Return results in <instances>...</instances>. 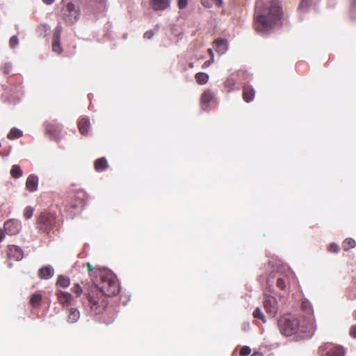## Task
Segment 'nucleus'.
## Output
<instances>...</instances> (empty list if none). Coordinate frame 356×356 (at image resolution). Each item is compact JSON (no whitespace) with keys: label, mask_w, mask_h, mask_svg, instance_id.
Instances as JSON below:
<instances>
[{"label":"nucleus","mask_w":356,"mask_h":356,"mask_svg":"<svg viewBox=\"0 0 356 356\" xmlns=\"http://www.w3.org/2000/svg\"><path fill=\"white\" fill-rule=\"evenodd\" d=\"M153 35H154V32L152 31L149 30V31H146L144 33L143 37L145 39L149 40L153 37Z\"/></svg>","instance_id":"obj_41"},{"label":"nucleus","mask_w":356,"mask_h":356,"mask_svg":"<svg viewBox=\"0 0 356 356\" xmlns=\"http://www.w3.org/2000/svg\"><path fill=\"white\" fill-rule=\"evenodd\" d=\"M58 302L63 307L68 308L72 306L75 302L74 298L67 292L58 290L56 292Z\"/></svg>","instance_id":"obj_11"},{"label":"nucleus","mask_w":356,"mask_h":356,"mask_svg":"<svg viewBox=\"0 0 356 356\" xmlns=\"http://www.w3.org/2000/svg\"><path fill=\"white\" fill-rule=\"evenodd\" d=\"M79 317L80 313L77 309L71 307L69 309V313L67 319L68 323H74L79 320Z\"/></svg>","instance_id":"obj_22"},{"label":"nucleus","mask_w":356,"mask_h":356,"mask_svg":"<svg viewBox=\"0 0 356 356\" xmlns=\"http://www.w3.org/2000/svg\"><path fill=\"white\" fill-rule=\"evenodd\" d=\"M277 325L281 334L286 337L300 333L303 338H310L316 328L315 321L312 318L307 321L305 318L300 320L291 315L280 317Z\"/></svg>","instance_id":"obj_2"},{"label":"nucleus","mask_w":356,"mask_h":356,"mask_svg":"<svg viewBox=\"0 0 356 356\" xmlns=\"http://www.w3.org/2000/svg\"><path fill=\"white\" fill-rule=\"evenodd\" d=\"M82 303L84 308L92 314H100L108 305L107 296L97 289L92 288Z\"/></svg>","instance_id":"obj_4"},{"label":"nucleus","mask_w":356,"mask_h":356,"mask_svg":"<svg viewBox=\"0 0 356 356\" xmlns=\"http://www.w3.org/2000/svg\"><path fill=\"white\" fill-rule=\"evenodd\" d=\"M254 95H255V90L252 88V86H251L250 85H248V84H245L243 86L242 96H243V100L245 102L249 103V102H252L254 98Z\"/></svg>","instance_id":"obj_15"},{"label":"nucleus","mask_w":356,"mask_h":356,"mask_svg":"<svg viewBox=\"0 0 356 356\" xmlns=\"http://www.w3.org/2000/svg\"><path fill=\"white\" fill-rule=\"evenodd\" d=\"M70 284V280L68 277L64 275H59L57 278L56 286L67 288Z\"/></svg>","instance_id":"obj_24"},{"label":"nucleus","mask_w":356,"mask_h":356,"mask_svg":"<svg viewBox=\"0 0 356 356\" xmlns=\"http://www.w3.org/2000/svg\"><path fill=\"white\" fill-rule=\"evenodd\" d=\"M208 52L211 55V58H213V51H212V50L211 49H208Z\"/></svg>","instance_id":"obj_49"},{"label":"nucleus","mask_w":356,"mask_h":356,"mask_svg":"<svg viewBox=\"0 0 356 356\" xmlns=\"http://www.w3.org/2000/svg\"><path fill=\"white\" fill-rule=\"evenodd\" d=\"M33 211L34 209L31 207H26L24 211V217L25 219L31 218L33 216Z\"/></svg>","instance_id":"obj_36"},{"label":"nucleus","mask_w":356,"mask_h":356,"mask_svg":"<svg viewBox=\"0 0 356 356\" xmlns=\"http://www.w3.org/2000/svg\"><path fill=\"white\" fill-rule=\"evenodd\" d=\"M96 279L93 280L95 286L106 296H115L120 292V285L116 276L111 271L103 269L96 271Z\"/></svg>","instance_id":"obj_3"},{"label":"nucleus","mask_w":356,"mask_h":356,"mask_svg":"<svg viewBox=\"0 0 356 356\" xmlns=\"http://www.w3.org/2000/svg\"><path fill=\"white\" fill-rule=\"evenodd\" d=\"M61 33H62V26L60 24H58L57 26L54 29L52 40L60 41V37H61Z\"/></svg>","instance_id":"obj_31"},{"label":"nucleus","mask_w":356,"mask_h":356,"mask_svg":"<svg viewBox=\"0 0 356 356\" xmlns=\"http://www.w3.org/2000/svg\"><path fill=\"white\" fill-rule=\"evenodd\" d=\"M45 129L46 132L53 138H56L60 132L58 127L51 123L47 124Z\"/></svg>","instance_id":"obj_23"},{"label":"nucleus","mask_w":356,"mask_h":356,"mask_svg":"<svg viewBox=\"0 0 356 356\" xmlns=\"http://www.w3.org/2000/svg\"><path fill=\"white\" fill-rule=\"evenodd\" d=\"M251 349L249 346H243L240 350V356H248L250 354Z\"/></svg>","instance_id":"obj_37"},{"label":"nucleus","mask_w":356,"mask_h":356,"mask_svg":"<svg viewBox=\"0 0 356 356\" xmlns=\"http://www.w3.org/2000/svg\"><path fill=\"white\" fill-rule=\"evenodd\" d=\"M108 167L107 160L104 157L97 159L94 163L95 170L97 172H102Z\"/></svg>","instance_id":"obj_20"},{"label":"nucleus","mask_w":356,"mask_h":356,"mask_svg":"<svg viewBox=\"0 0 356 356\" xmlns=\"http://www.w3.org/2000/svg\"><path fill=\"white\" fill-rule=\"evenodd\" d=\"M251 356H264L262 353L259 352H254Z\"/></svg>","instance_id":"obj_48"},{"label":"nucleus","mask_w":356,"mask_h":356,"mask_svg":"<svg viewBox=\"0 0 356 356\" xmlns=\"http://www.w3.org/2000/svg\"><path fill=\"white\" fill-rule=\"evenodd\" d=\"M62 15L66 23L72 24L77 21L79 16V11L75 8L73 3L69 2L63 7Z\"/></svg>","instance_id":"obj_9"},{"label":"nucleus","mask_w":356,"mask_h":356,"mask_svg":"<svg viewBox=\"0 0 356 356\" xmlns=\"http://www.w3.org/2000/svg\"><path fill=\"white\" fill-rule=\"evenodd\" d=\"M253 316L255 318H259L262 321L263 323H266V320L265 318L264 314L261 312V309L259 307H257L254 311L253 312Z\"/></svg>","instance_id":"obj_32"},{"label":"nucleus","mask_w":356,"mask_h":356,"mask_svg":"<svg viewBox=\"0 0 356 356\" xmlns=\"http://www.w3.org/2000/svg\"><path fill=\"white\" fill-rule=\"evenodd\" d=\"M213 47L219 54H224L227 49V42L224 39H217L214 41Z\"/></svg>","instance_id":"obj_19"},{"label":"nucleus","mask_w":356,"mask_h":356,"mask_svg":"<svg viewBox=\"0 0 356 356\" xmlns=\"http://www.w3.org/2000/svg\"><path fill=\"white\" fill-rule=\"evenodd\" d=\"M87 195L83 191L72 194L66 204V209L71 214H76L84 207Z\"/></svg>","instance_id":"obj_6"},{"label":"nucleus","mask_w":356,"mask_h":356,"mask_svg":"<svg viewBox=\"0 0 356 356\" xmlns=\"http://www.w3.org/2000/svg\"><path fill=\"white\" fill-rule=\"evenodd\" d=\"M202 4L206 8H210L211 6V3L209 2V0H202Z\"/></svg>","instance_id":"obj_43"},{"label":"nucleus","mask_w":356,"mask_h":356,"mask_svg":"<svg viewBox=\"0 0 356 356\" xmlns=\"http://www.w3.org/2000/svg\"><path fill=\"white\" fill-rule=\"evenodd\" d=\"M7 256L9 259L19 261L23 258L24 254L22 250L19 247L10 245L8 246Z\"/></svg>","instance_id":"obj_12"},{"label":"nucleus","mask_w":356,"mask_h":356,"mask_svg":"<svg viewBox=\"0 0 356 356\" xmlns=\"http://www.w3.org/2000/svg\"><path fill=\"white\" fill-rule=\"evenodd\" d=\"M44 3L50 5L54 2V0H42Z\"/></svg>","instance_id":"obj_47"},{"label":"nucleus","mask_w":356,"mask_h":356,"mask_svg":"<svg viewBox=\"0 0 356 356\" xmlns=\"http://www.w3.org/2000/svg\"><path fill=\"white\" fill-rule=\"evenodd\" d=\"M266 284L269 291L275 293V288L284 293L290 289V273L275 272L271 273L266 280Z\"/></svg>","instance_id":"obj_5"},{"label":"nucleus","mask_w":356,"mask_h":356,"mask_svg":"<svg viewBox=\"0 0 356 356\" xmlns=\"http://www.w3.org/2000/svg\"><path fill=\"white\" fill-rule=\"evenodd\" d=\"M328 250L331 252L337 253L339 251V248L336 243H331L328 247Z\"/></svg>","instance_id":"obj_39"},{"label":"nucleus","mask_w":356,"mask_h":356,"mask_svg":"<svg viewBox=\"0 0 356 356\" xmlns=\"http://www.w3.org/2000/svg\"><path fill=\"white\" fill-rule=\"evenodd\" d=\"M86 267H87V269H88V271L89 273H90V277H92V280H93L94 279H96V271L97 270H102L101 269H96V270H94V268L93 266L90 264V263H87L86 264Z\"/></svg>","instance_id":"obj_34"},{"label":"nucleus","mask_w":356,"mask_h":356,"mask_svg":"<svg viewBox=\"0 0 356 356\" xmlns=\"http://www.w3.org/2000/svg\"><path fill=\"white\" fill-rule=\"evenodd\" d=\"M42 301V296L38 293L33 294L30 299V305L33 307H38L40 305Z\"/></svg>","instance_id":"obj_27"},{"label":"nucleus","mask_w":356,"mask_h":356,"mask_svg":"<svg viewBox=\"0 0 356 356\" xmlns=\"http://www.w3.org/2000/svg\"><path fill=\"white\" fill-rule=\"evenodd\" d=\"M213 62V58H211V60H207L204 63L203 65H202V67L205 68V67H207L208 66H209L211 65V63Z\"/></svg>","instance_id":"obj_44"},{"label":"nucleus","mask_w":356,"mask_h":356,"mask_svg":"<svg viewBox=\"0 0 356 356\" xmlns=\"http://www.w3.org/2000/svg\"><path fill=\"white\" fill-rule=\"evenodd\" d=\"M171 0H149L154 10H164L170 7Z\"/></svg>","instance_id":"obj_14"},{"label":"nucleus","mask_w":356,"mask_h":356,"mask_svg":"<svg viewBox=\"0 0 356 356\" xmlns=\"http://www.w3.org/2000/svg\"><path fill=\"white\" fill-rule=\"evenodd\" d=\"M318 353L321 356H344L345 351L341 346L326 343L319 347Z\"/></svg>","instance_id":"obj_8"},{"label":"nucleus","mask_w":356,"mask_h":356,"mask_svg":"<svg viewBox=\"0 0 356 356\" xmlns=\"http://www.w3.org/2000/svg\"><path fill=\"white\" fill-rule=\"evenodd\" d=\"M52 51L58 54H60L63 52L60 41L52 40Z\"/></svg>","instance_id":"obj_33"},{"label":"nucleus","mask_w":356,"mask_h":356,"mask_svg":"<svg viewBox=\"0 0 356 356\" xmlns=\"http://www.w3.org/2000/svg\"><path fill=\"white\" fill-rule=\"evenodd\" d=\"M56 224V216L50 212H41L37 219V228L44 233H49Z\"/></svg>","instance_id":"obj_7"},{"label":"nucleus","mask_w":356,"mask_h":356,"mask_svg":"<svg viewBox=\"0 0 356 356\" xmlns=\"http://www.w3.org/2000/svg\"><path fill=\"white\" fill-rule=\"evenodd\" d=\"M236 81L233 77L227 78L224 82V87L226 89L227 92H230L234 90V87L236 86Z\"/></svg>","instance_id":"obj_26"},{"label":"nucleus","mask_w":356,"mask_h":356,"mask_svg":"<svg viewBox=\"0 0 356 356\" xmlns=\"http://www.w3.org/2000/svg\"><path fill=\"white\" fill-rule=\"evenodd\" d=\"M18 38L17 36H12L9 41V45L11 48L15 47L18 44Z\"/></svg>","instance_id":"obj_38"},{"label":"nucleus","mask_w":356,"mask_h":356,"mask_svg":"<svg viewBox=\"0 0 356 356\" xmlns=\"http://www.w3.org/2000/svg\"><path fill=\"white\" fill-rule=\"evenodd\" d=\"M312 315H313V313H311V316L307 318V320L309 319L310 318H312L314 319ZM305 320L307 321V319H305Z\"/></svg>","instance_id":"obj_51"},{"label":"nucleus","mask_w":356,"mask_h":356,"mask_svg":"<svg viewBox=\"0 0 356 356\" xmlns=\"http://www.w3.org/2000/svg\"><path fill=\"white\" fill-rule=\"evenodd\" d=\"M3 228L8 234L15 235L19 231V224L13 220H10L4 223Z\"/></svg>","instance_id":"obj_13"},{"label":"nucleus","mask_w":356,"mask_h":356,"mask_svg":"<svg viewBox=\"0 0 356 356\" xmlns=\"http://www.w3.org/2000/svg\"><path fill=\"white\" fill-rule=\"evenodd\" d=\"M38 184V177L31 175L28 177L26 181V188L30 192H33L37 190Z\"/></svg>","instance_id":"obj_17"},{"label":"nucleus","mask_w":356,"mask_h":356,"mask_svg":"<svg viewBox=\"0 0 356 356\" xmlns=\"http://www.w3.org/2000/svg\"><path fill=\"white\" fill-rule=\"evenodd\" d=\"M90 127V120L87 118H82L78 122L79 132L82 135H86L88 133Z\"/></svg>","instance_id":"obj_18"},{"label":"nucleus","mask_w":356,"mask_h":356,"mask_svg":"<svg viewBox=\"0 0 356 356\" xmlns=\"http://www.w3.org/2000/svg\"><path fill=\"white\" fill-rule=\"evenodd\" d=\"M350 335L353 338H356V325L351 326L350 329Z\"/></svg>","instance_id":"obj_42"},{"label":"nucleus","mask_w":356,"mask_h":356,"mask_svg":"<svg viewBox=\"0 0 356 356\" xmlns=\"http://www.w3.org/2000/svg\"><path fill=\"white\" fill-rule=\"evenodd\" d=\"M196 82L200 85L206 84L209 80V75L205 72H198L195 74Z\"/></svg>","instance_id":"obj_25"},{"label":"nucleus","mask_w":356,"mask_h":356,"mask_svg":"<svg viewBox=\"0 0 356 356\" xmlns=\"http://www.w3.org/2000/svg\"><path fill=\"white\" fill-rule=\"evenodd\" d=\"M282 17V8L278 0L268 2L257 1L254 15L256 31L265 33L270 31Z\"/></svg>","instance_id":"obj_1"},{"label":"nucleus","mask_w":356,"mask_h":356,"mask_svg":"<svg viewBox=\"0 0 356 356\" xmlns=\"http://www.w3.org/2000/svg\"><path fill=\"white\" fill-rule=\"evenodd\" d=\"M188 66H189L190 68H193L194 67V63H190Z\"/></svg>","instance_id":"obj_50"},{"label":"nucleus","mask_w":356,"mask_h":356,"mask_svg":"<svg viewBox=\"0 0 356 356\" xmlns=\"http://www.w3.org/2000/svg\"><path fill=\"white\" fill-rule=\"evenodd\" d=\"M188 5V0H179L178 1V7L179 9H184L186 8Z\"/></svg>","instance_id":"obj_40"},{"label":"nucleus","mask_w":356,"mask_h":356,"mask_svg":"<svg viewBox=\"0 0 356 356\" xmlns=\"http://www.w3.org/2000/svg\"><path fill=\"white\" fill-rule=\"evenodd\" d=\"M216 101L215 93L210 89L204 90L200 97V102L202 105H208L209 103Z\"/></svg>","instance_id":"obj_16"},{"label":"nucleus","mask_w":356,"mask_h":356,"mask_svg":"<svg viewBox=\"0 0 356 356\" xmlns=\"http://www.w3.org/2000/svg\"><path fill=\"white\" fill-rule=\"evenodd\" d=\"M54 275V270L52 268L49 266H44L40 269L38 272V276L41 279H49L51 277Z\"/></svg>","instance_id":"obj_21"},{"label":"nucleus","mask_w":356,"mask_h":356,"mask_svg":"<svg viewBox=\"0 0 356 356\" xmlns=\"http://www.w3.org/2000/svg\"><path fill=\"white\" fill-rule=\"evenodd\" d=\"M10 175L15 179L20 177L22 175V171L20 167L18 165H13L10 170Z\"/></svg>","instance_id":"obj_30"},{"label":"nucleus","mask_w":356,"mask_h":356,"mask_svg":"<svg viewBox=\"0 0 356 356\" xmlns=\"http://www.w3.org/2000/svg\"><path fill=\"white\" fill-rule=\"evenodd\" d=\"M71 291L76 295V297H79L83 292L82 287L79 284H75L72 288Z\"/></svg>","instance_id":"obj_35"},{"label":"nucleus","mask_w":356,"mask_h":356,"mask_svg":"<svg viewBox=\"0 0 356 356\" xmlns=\"http://www.w3.org/2000/svg\"><path fill=\"white\" fill-rule=\"evenodd\" d=\"M263 305L266 312L271 317H275L278 312V303L272 296H265Z\"/></svg>","instance_id":"obj_10"},{"label":"nucleus","mask_w":356,"mask_h":356,"mask_svg":"<svg viewBox=\"0 0 356 356\" xmlns=\"http://www.w3.org/2000/svg\"><path fill=\"white\" fill-rule=\"evenodd\" d=\"M22 136V131L17 128H12L7 137L10 140L19 138Z\"/></svg>","instance_id":"obj_29"},{"label":"nucleus","mask_w":356,"mask_h":356,"mask_svg":"<svg viewBox=\"0 0 356 356\" xmlns=\"http://www.w3.org/2000/svg\"><path fill=\"white\" fill-rule=\"evenodd\" d=\"M355 241L351 238H346L342 243V248L345 251H348L349 250L355 248Z\"/></svg>","instance_id":"obj_28"},{"label":"nucleus","mask_w":356,"mask_h":356,"mask_svg":"<svg viewBox=\"0 0 356 356\" xmlns=\"http://www.w3.org/2000/svg\"><path fill=\"white\" fill-rule=\"evenodd\" d=\"M5 237L4 231L2 229H0V242L3 241Z\"/></svg>","instance_id":"obj_46"},{"label":"nucleus","mask_w":356,"mask_h":356,"mask_svg":"<svg viewBox=\"0 0 356 356\" xmlns=\"http://www.w3.org/2000/svg\"><path fill=\"white\" fill-rule=\"evenodd\" d=\"M213 3L217 6L218 7H220L222 6V0H212Z\"/></svg>","instance_id":"obj_45"}]
</instances>
